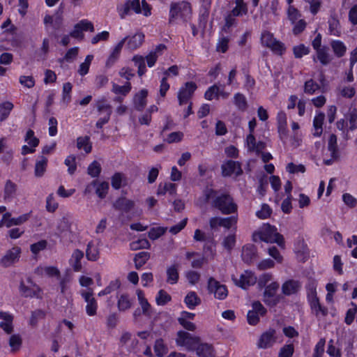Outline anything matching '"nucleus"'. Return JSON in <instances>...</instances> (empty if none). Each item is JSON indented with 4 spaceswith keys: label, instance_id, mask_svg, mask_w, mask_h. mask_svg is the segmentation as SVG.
Listing matches in <instances>:
<instances>
[{
    "label": "nucleus",
    "instance_id": "nucleus-37",
    "mask_svg": "<svg viewBox=\"0 0 357 357\" xmlns=\"http://www.w3.org/2000/svg\"><path fill=\"white\" fill-rule=\"evenodd\" d=\"M86 256L88 260L95 261L99 259L100 250L98 243L93 241L89 242L86 250Z\"/></svg>",
    "mask_w": 357,
    "mask_h": 357
},
{
    "label": "nucleus",
    "instance_id": "nucleus-63",
    "mask_svg": "<svg viewBox=\"0 0 357 357\" xmlns=\"http://www.w3.org/2000/svg\"><path fill=\"white\" fill-rule=\"evenodd\" d=\"M24 141L31 147L36 148L39 144V139L35 137L34 132L29 129L24 137Z\"/></svg>",
    "mask_w": 357,
    "mask_h": 357
},
{
    "label": "nucleus",
    "instance_id": "nucleus-1",
    "mask_svg": "<svg viewBox=\"0 0 357 357\" xmlns=\"http://www.w3.org/2000/svg\"><path fill=\"white\" fill-rule=\"evenodd\" d=\"M252 239L255 242L264 241L266 243H275L280 247L284 248V241L275 227L268 224L262 225L252 235Z\"/></svg>",
    "mask_w": 357,
    "mask_h": 357
},
{
    "label": "nucleus",
    "instance_id": "nucleus-35",
    "mask_svg": "<svg viewBox=\"0 0 357 357\" xmlns=\"http://www.w3.org/2000/svg\"><path fill=\"white\" fill-rule=\"evenodd\" d=\"M315 51L316 56L313 58L314 61L317 59L322 65H327L331 61L332 56L329 54L326 47L324 46L322 48L318 49Z\"/></svg>",
    "mask_w": 357,
    "mask_h": 357
},
{
    "label": "nucleus",
    "instance_id": "nucleus-61",
    "mask_svg": "<svg viewBox=\"0 0 357 357\" xmlns=\"http://www.w3.org/2000/svg\"><path fill=\"white\" fill-rule=\"evenodd\" d=\"M154 351L157 356L162 357L167 354V347L162 340L159 339L155 341Z\"/></svg>",
    "mask_w": 357,
    "mask_h": 357
},
{
    "label": "nucleus",
    "instance_id": "nucleus-39",
    "mask_svg": "<svg viewBox=\"0 0 357 357\" xmlns=\"http://www.w3.org/2000/svg\"><path fill=\"white\" fill-rule=\"evenodd\" d=\"M179 266L178 264H172L167 267V282L170 284L177 283L179 278L178 274Z\"/></svg>",
    "mask_w": 357,
    "mask_h": 357
},
{
    "label": "nucleus",
    "instance_id": "nucleus-16",
    "mask_svg": "<svg viewBox=\"0 0 357 357\" xmlns=\"http://www.w3.org/2000/svg\"><path fill=\"white\" fill-rule=\"evenodd\" d=\"M277 342L276 332L269 329L263 333L257 342V347L260 349H268L273 346Z\"/></svg>",
    "mask_w": 357,
    "mask_h": 357
},
{
    "label": "nucleus",
    "instance_id": "nucleus-58",
    "mask_svg": "<svg viewBox=\"0 0 357 357\" xmlns=\"http://www.w3.org/2000/svg\"><path fill=\"white\" fill-rule=\"evenodd\" d=\"M132 61L138 68V75L142 76L146 71L144 58L140 55H135L133 56Z\"/></svg>",
    "mask_w": 357,
    "mask_h": 357
},
{
    "label": "nucleus",
    "instance_id": "nucleus-5",
    "mask_svg": "<svg viewBox=\"0 0 357 357\" xmlns=\"http://www.w3.org/2000/svg\"><path fill=\"white\" fill-rule=\"evenodd\" d=\"M176 344L186 351H193L200 342L199 337L184 331H179L176 334Z\"/></svg>",
    "mask_w": 357,
    "mask_h": 357
},
{
    "label": "nucleus",
    "instance_id": "nucleus-14",
    "mask_svg": "<svg viewBox=\"0 0 357 357\" xmlns=\"http://www.w3.org/2000/svg\"><path fill=\"white\" fill-rule=\"evenodd\" d=\"M21 248L15 246L8 250L0 260V264L7 268L17 263L20 257Z\"/></svg>",
    "mask_w": 357,
    "mask_h": 357
},
{
    "label": "nucleus",
    "instance_id": "nucleus-25",
    "mask_svg": "<svg viewBox=\"0 0 357 357\" xmlns=\"http://www.w3.org/2000/svg\"><path fill=\"white\" fill-rule=\"evenodd\" d=\"M126 40V38H124L120 40L111 50V52L106 61V66L107 68L111 67L118 60L121 54V52Z\"/></svg>",
    "mask_w": 357,
    "mask_h": 357
},
{
    "label": "nucleus",
    "instance_id": "nucleus-4",
    "mask_svg": "<svg viewBox=\"0 0 357 357\" xmlns=\"http://www.w3.org/2000/svg\"><path fill=\"white\" fill-rule=\"evenodd\" d=\"M192 9L188 1L172 3L169 10V20L174 22L177 20H187L191 15Z\"/></svg>",
    "mask_w": 357,
    "mask_h": 357
},
{
    "label": "nucleus",
    "instance_id": "nucleus-56",
    "mask_svg": "<svg viewBox=\"0 0 357 357\" xmlns=\"http://www.w3.org/2000/svg\"><path fill=\"white\" fill-rule=\"evenodd\" d=\"M13 108V105L10 102H5L0 105V121H3L8 118L10 112Z\"/></svg>",
    "mask_w": 357,
    "mask_h": 357
},
{
    "label": "nucleus",
    "instance_id": "nucleus-34",
    "mask_svg": "<svg viewBox=\"0 0 357 357\" xmlns=\"http://www.w3.org/2000/svg\"><path fill=\"white\" fill-rule=\"evenodd\" d=\"M184 303L190 310H195L201 303V298L195 291H189L184 298Z\"/></svg>",
    "mask_w": 357,
    "mask_h": 357
},
{
    "label": "nucleus",
    "instance_id": "nucleus-15",
    "mask_svg": "<svg viewBox=\"0 0 357 357\" xmlns=\"http://www.w3.org/2000/svg\"><path fill=\"white\" fill-rule=\"evenodd\" d=\"M257 280V278L255 273L250 271H245L238 278H233L235 284L245 289L255 284Z\"/></svg>",
    "mask_w": 357,
    "mask_h": 357
},
{
    "label": "nucleus",
    "instance_id": "nucleus-7",
    "mask_svg": "<svg viewBox=\"0 0 357 357\" xmlns=\"http://www.w3.org/2000/svg\"><path fill=\"white\" fill-rule=\"evenodd\" d=\"M307 299L310 303L312 312L317 317L321 318L326 316L328 310L325 307L320 305L317 296L316 289L314 287H312L308 289Z\"/></svg>",
    "mask_w": 357,
    "mask_h": 357
},
{
    "label": "nucleus",
    "instance_id": "nucleus-28",
    "mask_svg": "<svg viewBox=\"0 0 357 357\" xmlns=\"http://www.w3.org/2000/svg\"><path fill=\"white\" fill-rule=\"evenodd\" d=\"M131 90V84L130 82H126L124 85L120 86L116 83H112V91L117 95L120 96L114 99L115 101L121 102L123 100L122 97H125Z\"/></svg>",
    "mask_w": 357,
    "mask_h": 357
},
{
    "label": "nucleus",
    "instance_id": "nucleus-38",
    "mask_svg": "<svg viewBox=\"0 0 357 357\" xmlns=\"http://www.w3.org/2000/svg\"><path fill=\"white\" fill-rule=\"evenodd\" d=\"M84 257V253L79 249L75 250L71 255L70 263L75 271H79L82 269L81 260Z\"/></svg>",
    "mask_w": 357,
    "mask_h": 357
},
{
    "label": "nucleus",
    "instance_id": "nucleus-53",
    "mask_svg": "<svg viewBox=\"0 0 357 357\" xmlns=\"http://www.w3.org/2000/svg\"><path fill=\"white\" fill-rule=\"evenodd\" d=\"M328 25H329V33L331 35L339 36L341 33V29L340 26L339 20L335 17H331L328 20Z\"/></svg>",
    "mask_w": 357,
    "mask_h": 357
},
{
    "label": "nucleus",
    "instance_id": "nucleus-8",
    "mask_svg": "<svg viewBox=\"0 0 357 357\" xmlns=\"http://www.w3.org/2000/svg\"><path fill=\"white\" fill-rule=\"evenodd\" d=\"M84 31H94V26L93 23L88 20H82L75 24L73 30L68 34V36L81 41L84 39Z\"/></svg>",
    "mask_w": 357,
    "mask_h": 357
},
{
    "label": "nucleus",
    "instance_id": "nucleus-42",
    "mask_svg": "<svg viewBox=\"0 0 357 357\" xmlns=\"http://www.w3.org/2000/svg\"><path fill=\"white\" fill-rule=\"evenodd\" d=\"M148 95V91L146 89H142L139 93H136L134 97V104L135 107L141 110L146 105V96Z\"/></svg>",
    "mask_w": 357,
    "mask_h": 357
},
{
    "label": "nucleus",
    "instance_id": "nucleus-62",
    "mask_svg": "<svg viewBox=\"0 0 357 357\" xmlns=\"http://www.w3.org/2000/svg\"><path fill=\"white\" fill-rule=\"evenodd\" d=\"M236 6L232 10L233 16H241L246 14L247 7L243 0H236Z\"/></svg>",
    "mask_w": 357,
    "mask_h": 357
},
{
    "label": "nucleus",
    "instance_id": "nucleus-18",
    "mask_svg": "<svg viewBox=\"0 0 357 357\" xmlns=\"http://www.w3.org/2000/svg\"><path fill=\"white\" fill-rule=\"evenodd\" d=\"M208 287L209 291L218 299L223 300L227 296L228 291L226 286L213 278L209 279Z\"/></svg>",
    "mask_w": 357,
    "mask_h": 357
},
{
    "label": "nucleus",
    "instance_id": "nucleus-9",
    "mask_svg": "<svg viewBox=\"0 0 357 357\" xmlns=\"http://www.w3.org/2000/svg\"><path fill=\"white\" fill-rule=\"evenodd\" d=\"M80 294L84 301L86 303V312L89 316L96 314L98 310V303L93 297V291L91 289H83L80 291Z\"/></svg>",
    "mask_w": 357,
    "mask_h": 357
},
{
    "label": "nucleus",
    "instance_id": "nucleus-60",
    "mask_svg": "<svg viewBox=\"0 0 357 357\" xmlns=\"http://www.w3.org/2000/svg\"><path fill=\"white\" fill-rule=\"evenodd\" d=\"M151 246L149 242L146 238H139L134 241L130 244V248L132 250H137L139 249H148Z\"/></svg>",
    "mask_w": 357,
    "mask_h": 357
},
{
    "label": "nucleus",
    "instance_id": "nucleus-51",
    "mask_svg": "<svg viewBox=\"0 0 357 357\" xmlns=\"http://www.w3.org/2000/svg\"><path fill=\"white\" fill-rule=\"evenodd\" d=\"M77 147L79 151H83L85 153H89L91 151V143L87 137H79L77 141Z\"/></svg>",
    "mask_w": 357,
    "mask_h": 357
},
{
    "label": "nucleus",
    "instance_id": "nucleus-48",
    "mask_svg": "<svg viewBox=\"0 0 357 357\" xmlns=\"http://www.w3.org/2000/svg\"><path fill=\"white\" fill-rule=\"evenodd\" d=\"M93 59V55L88 54L83 62H82L77 69V73L81 76L86 75L89 70L90 66Z\"/></svg>",
    "mask_w": 357,
    "mask_h": 357
},
{
    "label": "nucleus",
    "instance_id": "nucleus-10",
    "mask_svg": "<svg viewBox=\"0 0 357 357\" xmlns=\"http://www.w3.org/2000/svg\"><path fill=\"white\" fill-rule=\"evenodd\" d=\"M357 114L353 109L348 115H345L344 119H340L337 123V127L344 132L349 130H353L357 127Z\"/></svg>",
    "mask_w": 357,
    "mask_h": 357
},
{
    "label": "nucleus",
    "instance_id": "nucleus-47",
    "mask_svg": "<svg viewBox=\"0 0 357 357\" xmlns=\"http://www.w3.org/2000/svg\"><path fill=\"white\" fill-rule=\"evenodd\" d=\"M132 299L127 294H122L118 298V308L120 311H125L128 310L132 306Z\"/></svg>",
    "mask_w": 357,
    "mask_h": 357
},
{
    "label": "nucleus",
    "instance_id": "nucleus-20",
    "mask_svg": "<svg viewBox=\"0 0 357 357\" xmlns=\"http://www.w3.org/2000/svg\"><path fill=\"white\" fill-rule=\"evenodd\" d=\"M195 317V314L187 311H182L178 318L179 324L185 330L189 331H195L197 326L193 321Z\"/></svg>",
    "mask_w": 357,
    "mask_h": 357
},
{
    "label": "nucleus",
    "instance_id": "nucleus-46",
    "mask_svg": "<svg viewBox=\"0 0 357 357\" xmlns=\"http://www.w3.org/2000/svg\"><path fill=\"white\" fill-rule=\"evenodd\" d=\"M321 85L316 83L313 79H310L305 83L304 91L305 93L308 94H313L316 91L321 90V88H324V79L320 80Z\"/></svg>",
    "mask_w": 357,
    "mask_h": 357
},
{
    "label": "nucleus",
    "instance_id": "nucleus-3",
    "mask_svg": "<svg viewBox=\"0 0 357 357\" xmlns=\"http://www.w3.org/2000/svg\"><path fill=\"white\" fill-rule=\"evenodd\" d=\"M118 13L121 18L126 17L130 10H133L137 14H142L148 17L151 14V8L146 1L142 0H128L125 3L120 5L117 8Z\"/></svg>",
    "mask_w": 357,
    "mask_h": 357
},
{
    "label": "nucleus",
    "instance_id": "nucleus-44",
    "mask_svg": "<svg viewBox=\"0 0 357 357\" xmlns=\"http://www.w3.org/2000/svg\"><path fill=\"white\" fill-rule=\"evenodd\" d=\"M35 273L38 275H47L49 277H59L60 272L57 268L54 266L38 267Z\"/></svg>",
    "mask_w": 357,
    "mask_h": 357
},
{
    "label": "nucleus",
    "instance_id": "nucleus-33",
    "mask_svg": "<svg viewBox=\"0 0 357 357\" xmlns=\"http://www.w3.org/2000/svg\"><path fill=\"white\" fill-rule=\"evenodd\" d=\"M300 287L301 284L298 281L289 280L283 283L282 286V291L284 295L289 296L298 292Z\"/></svg>",
    "mask_w": 357,
    "mask_h": 357
},
{
    "label": "nucleus",
    "instance_id": "nucleus-50",
    "mask_svg": "<svg viewBox=\"0 0 357 357\" xmlns=\"http://www.w3.org/2000/svg\"><path fill=\"white\" fill-rule=\"evenodd\" d=\"M114 206L118 209L128 211L132 208L134 206V202L132 200L128 199L125 197H121L115 202Z\"/></svg>",
    "mask_w": 357,
    "mask_h": 357
},
{
    "label": "nucleus",
    "instance_id": "nucleus-19",
    "mask_svg": "<svg viewBox=\"0 0 357 357\" xmlns=\"http://www.w3.org/2000/svg\"><path fill=\"white\" fill-rule=\"evenodd\" d=\"M109 189V184L105 181H94L89 184L86 188V192L90 193L95 191L98 197L105 198L107 194Z\"/></svg>",
    "mask_w": 357,
    "mask_h": 357
},
{
    "label": "nucleus",
    "instance_id": "nucleus-12",
    "mask_svg": "<svg viewBox=\"0 0 357 357\" xmlns=\"http://www.w3.org/2000/svg\"><path fill=\"white\" fill-rule=\"evenodd\" d=\"M279 288L278 282H271L265 287L263 301L268 305H275L278 302V297L276 294Z\"/></svg>",
    "mask_w": 357,
    "mask_h": 357
},
{
    "label": "nucleus",
    "instance_id": "nucleus-43",
    "mask_svg": "<svg viewBox=\"0 0 357 357\" xmlns=\"http://www.w3.org/2000/svg\"><path fill=\"white\" fill-rule=\"evenodd\" d=\"M47 166V158L43 155L39 157L35 165L34 174L36 177H41L44 175Z\"/></svg>",
    "mask_w": 357,
    "mask_h": 357
},
{
    "label": "nucleus",
    "instance_id": "nucleus-30",
    "mask_svg": "<svg viewBox=\"0 0 357 357\" xmlns=\"http://www.w3.org/2000/svg\"><path fill=\"white\" fill-rule=\"evenodd\" d=\"M294 252L297 258L301 261H304L309 255L307 244L303 239H298L294 244Z\"/></svg>",
    "mask_w": 357,
    "mask_h": 357
},
{
    "label": "nucleus",
    "instance_id": "nucleus-45",
    "mask_svg": "<svg viewBox=\"0 0 357 357\" xmlns=\"http://www.w3.org/2000/svg\"><path fill=\"white\" fill-rule=\"evenodd\" d=\"M331 46L336 56L342 57L345 54L347 47L343 42L338 40H333L331 42Z\"/></svg>",
    "mask_w": 357,
    "mask_h": 357
},
{
    "label": "nucleus",
    "instance_id": "nucleus-21",
    "mask_svg": "<svg viewBox=\"0 0 357 357\" xmlns=\"http://www.w3.org/2000/svg\"><path fill=\"white\" fill-rule=\"evenodd\" d=\"M136 295L142 314L151 317L153 314V309L145 296L144 291L137 289Z\"/></svg>",
    "mask_w": 357,
    "mask_h": 357
},
{
    "label": "nucleus",
    "instance_id": "nucleus-31",
    "mask_svg": "<svg viewBox=\"0 0 357 357\" xmlns=\"http://www.w3.org/2000/svg\"><path fill=\"white\" fill-rule=\"evenodd\" d=\"M196 354L199 357H215V350L208 343H199L196 348Z\"/></svg>",
    "mask_w": 357,
    "mask_h": 357
},
{
    "label": "nucleus",
    "instance_id": "nucleus-40",
    "mask_svg": "<svg viewBox=\"0 0 357 357\" xmlns=\"http://www.w3.org/2000/svg\"><path fill=\"white\" fill-rule=\"evenodd\" d=\"M257 250L255 245L248 244L243 247L242 258L246 263H250L256 256Z\"/></svg>",
    "mask_w": 357,
    "mask_h": 357
},
{
    "label": "nucleus",
    "instance_id": "nucleus-36",
    "mask_svg": "<svg viewBox=\"0 0 357 357\" xmlns=\"http://www.w3.org/2000/svg\"><path fill=\"white\" fill-rule=\"evenodd\" d=\"M17 186L11 180H7L3 190V199L5 201H11L15 196Z\"/></svg>",
    "mask_w": 357,
    "mask_h": 357
},
{
    "label": "nucleus",
    "instance_id": "nucleus-11",
    "mask_svg": "<svg viewBox=\"0 0 357 357\" xmlns=\"http://www.w3.org/2000/svg\"><path fill=\"white\" fill-rule=\"evenodd\" d=\"M266 312V310L259 301H255L252 304V310L248 312V322L250 325H256L261 317H263Z\"/></svg>",
    "mask_w": 357,
    "mask_h": 357
},
{
    "label": "nucleus",
    "instance_id": "nucleus-2",
    "mask_svg": "<svg viewBox=\"0 0 357 357\" xmlns=\"http://www.w3.org/2000/svg\"><path fill=\"white\" fill-rule=\"evenodd\" d=\"M205 195L206 201L214 199V206L218 208L223 214L228 215L235 213L237 211V205L228 195L222 194L216 197L215 192L213 190L208 189L205 192Z\"/></svg>",
    "mask_w": 357,
    "mask_h": 357
},
{
    "label": "nucleus",
    "instance_id": "nucleus-29",
    "mask_svg": "<svg viewBox=\"0 0 357 357\" xmlns=\"http://www.w3.org/2000/svg\"><path fill=\"white\" fill-rule=\"evenodd\" d=\"M228 96V93L217 85L211 86L205 93V98L208 100L219 98H226Z\"/></svg>",
    "mask_w": 357,
    "mask_h": 357
},
{
    "label": "nucleus",
    "instance_id": "nucleus-22",
    "mask_svg": "<svg viewBox=\"0 0 357 357\" xmlns=\"http://www.w3.org/2000/svg\"><path fill=\"white\" fill-rule=\"evenodd\" d=\"M327 152L331 156V159L325 160L326 165H331L333 161L339 158V150L337 146V137L331 134L328 139Z\"/></svg>",
    "mask_w": 357,
    "mask_h": 357
},
{
    "label": "nucleus",
    "instance_id": "nucleus-27",
    "mask_svg": "<svg viewBox=\"0 0 357 357\" xmlns=\"http://www.w3.org/2000/svg\"><path fill=\"white\" fill-rule=\"evenodd\" d=\"M325 119V114L319 111L316 112L313 119L312 135L314 137H320L323 132V123Z\"/></svg>",
    "mask_w": 357,
    "mask_h": 357
},
{
    "label": "nucleus",
    "instance_id": "nucleus-6",
    "mask_svg": "<svg viewBox=\"0 0 357 357\" xmlns=\"http://www.w3.org/2000/svg\"><path fill=\"white\" fill-rule=\"evenodd\" d=\"M261 40L263 45L268 47L275 54L281 55L285 50L284 44L277 40L273 35L268 31L262 32Z\"/></svg>",
    "mask_w": 357,
    "mask_h": 357
},
{
    "label": "nucleus",
    "instance_id": "nucleus-17",
    "mask_svg": "<svg viewBox=\"0 0 357 357\" xmlns=\"http://www.w3.org/2000/svg\"><path fill=\"white\" fill-rule=\"evenodd\" d=\"M197 86L192 82H186L178 92V99L180 105L187 103L192 97Z\"/></svg>",
    "mask_w": 357,
    "mask_h": 357
},
{
    "label": "nucleus",
    "instance_id": "nucleus-49",
    "mask_svg": "<svg viewBox=\"0 0 357 357\" xmlns=\"http://www.w3.org/2000/svg\"><path fill=\"white\" fill-rule=\"evenodd\" d=\"M176 192V185L172 183L167 182L160 183L158 189V195H165L169 193L170 195H174Z\"/></svg>",
    "mask_w": 357,
    "mask_h": 357
},
{
    "label": "nucleus",
    "instance_id": "nucleus-57",
    "mask_svg": "<svg viewBox=\"0 0 357 357\" xmlns=\"http://www.w3.org/2000/svg\"><path fill=\"white\" fill-rule=\"evenodd\" d=\"M171 299V296L163 289L160 290L155 296V302L158 305H165Z\"/></svg>",
    "mask_w": 357,
    "mask_h": 357
},
{
    "label": "nucleus",
    "instance_id": "nucleus-59",
    "mask_svg": "<svg viewBox=\"0 0 357 357\" xmlns=\"http://www.w3.org/2000/svg\"><path fill=\"white\" fill-rule=\"evenodd\" d=\"M236 244V235L234 233L225 236L222 240V245L227 250H231Z\"/></svg>",
    "mask_w": 357,
    "mask_h": 357
},
{
    "label": "nucleus",
    "instance_id": "nucleus-26",
    "mask_svg": "<svg viewBox=\"0 0 357 357\" xmlns=\"http://www.w3.org/2000/svg\"><path fill=\"white\" fill-rule=\"evenodd\" d=\"M245 144L248 151L255 152L256 154H259V153L265 148L264 143L261 142H257L255 137L252 133H250L247 136Z\"/></svg>",
    "mask_w": 357,
    "mask_h": 357
},
{
    "label": "nucleus",
    "instance_id": "nucleus-64",
    "mask_svg": "<svg viewBox=\"0 0 357 357\" xmlns=\"http://www.w3.org/2000/svg\"><path fill=\"white\" fill-rule=\"evenodd\" d=\"M271 282H274L273 280V275L270 273H264L261 274L257 280L258 286L261 288L266 287Z\"/></svg>",
    "mask_w": 357,
    "mask_h": 357
},
{
    "label": "nucleus",
    "instance_id": "nucleus-32",
    "mask_svg": "<svg viewBox=\"0 0 357 357\" xmlns=\"http://www.w3.org/2000/svg\"><path fill=\"white\" fill-rule=\"evenodd\" d=\"M165 49L166 48L164 45H159L149 53L146 56V60L149 68H151L155 65L158 58L163 54Z\"/></svg>",
    "mask_w": 357,
    "mask_h": 357
},
{
    "label": "nucleus",
    "instance_id": "nucleus-24",
    "mask_svg": "<svg viewBox=\"0 0 357 357\" xmlns=\"http://www.w3.org/2000/svg\"><path fill=\"white\" fill-rule=\"evenodd\" d=\"M278 130L281 139L285 143L287 139V115L284 112L280 111L277 115Z\"/></svg>",
    "mask_w": 357,
    "mask_h": 357
},
{
    "label": "nucleus",
    "instance_id": "nucleus-54",
    "mask_svg": "<svg viewBox=\"0 0 357 357\" xmlns=\"http://www.w3.org/2000/svg\"><path fill=\"white\" fill-rule=\"evenodd\" d=\"M20 291L25 297H38V293L39 291V288L36 287L33 289L29 288L24 284L23 282H21L20 285Z\"/></svg>",
    "mask_w": 357,
    "mask_h": 357
},
{
    "label": "nucleus",
    "instance_id": "nucleus-13",
    "mask_svg": "<svg viewBox=\"0 0 357 357\" xmlns=\"http://www.w3.org/2000/svg\"><path fill=\"white\" fill-rule=\"evenodd\" d=\"M96 107L98 112L100 114H103V116L101 117L96 123L97 127L102 128V126L105 124L108 120L109 119L112 108L106 99H100L96 102Z\"/></svg>",
    "mask_w": 357,
    "mask_h": 357
},
{
    "label": "nucleus",
    "instance_id": "nucleus-41",
    "mask_svg": "<svg viewBox=\"0 0 357 357\" xmlns=\"http://www.w3.org/2000/svg\"><path fill=\"white\" fill-rule=\"evenodd\" d=\"M144 36L142 33H136L132 37L128 38L127 46L130 50H135L141 46L144 41Z\"/></svg>",
    "mask_w": 357,
    "mask_h": 357
},
{
    "label": "nucleus",
    "instance_id": "nucleus-52",
    "mask_svg": "<svg viewBox=\"0 0 357 357\" xmlns=\"http://www.w3.org/2000/svg\"><path fill=\"white\" fill-rule=\"evenodd\" d=\"M149 258L150 253L148 252H140L136 254L134 258L136 268L139 269L142 266H144L146 263Z\"/></svg>",
    "mask_w": 357,
    "mask_h": 357
},
{
    "label": "nucleus",
    "instance_id": "nucleus-23",
    "mask_svg": "<svg viewBox=\"0 0 357 357\" xmlns=\"http://www.w3.org/2000/svg\"><path fill=\"white\" fill-rule=\"evenodd\" d=\"M222 174L225 176H238L242 173L241 165L238 162L228 160L222 165Z\"/></svg>",
    "mask_w": 357,
    "mask_h": 357
},
{
    "label": "nucleus",
    "instance_id": "nucleus-55",
    "mask_svg": "<svg viewBox=\"0 0 357 357\" xmlns=\"http://www.w3.org/2000/svg\"><path fill=\"white\" fill-rule=\"evenodd\" d=\"M63 7L61 5L58 11L53 16V23L52 26L56 31H59L62 25H63Z\"/></svg>",
    "mask_w": 357,
    "mask_h": 357
}]
</instances>
